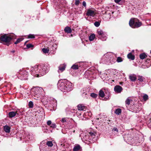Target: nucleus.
Here are the masks:
<instances>
[{
	"label": "nucleus",
	"instance_id": "nucleus-16",
	"mask_svg": "<svg viewBox=\"0 0 151 151\" xmlns=\"http://www.w3.org/2000/svg\"><path fill=\"white\" fill-rule=\"evenodd\" d=\"M129 78L131 81H135L136 79V76L135 75H131L129 76Z\"/></svg>",
	"mask_w": 151,
	"mask_h": 151
},
{
	"label": "nucleus",
	"instance_id": "nucleus-46",
	"mask_svg": "<svg viewBox=\"0 0 151 151\" xmlns=\"http://www.w3.org/2000/svg\"><path fill=\"white\" fill-rule=\"evenodd\" d=\"M114 1L116 3H118L121 1V0H114Z\"/></svg>",
	"mask_w": 151,
	"mask_h": 151
},
{
	"label": "nucleus",
	"instance_id": "nucleus-7",
	"mask_svg": "<svg viewBox=\"0 0 151 151\" xmlns=\"http://www.w3.org/2000/svg\"><path fill=\"white\" fill-rule=\"evenodd\" d=\"M28 73L25 70H20L18 78L21 80H25L28 76Z\"/></svg>",
	"mask_w": 151,
	"mask_h": 151
},
{
	"label": "nucleus",
	"instance_id": "nucleus-26",
	"mask_svg": "<svg viewBox=\"0 0 151 151\" xmlns=\"http://www.w3.org/2000/svg\"><path fill=\"white\" fill-rule=\"evenodd\" d=\"M23 38H18L17 40V41L14 42V44H17V43L20 42L21 41H22L23 40Z\"/></svg>",
	"mask_w": 151,
	"mask_h": 151
},
{
	"label": "nucleus",
	"instance_id": "nucleus-36",
	"mask_svg": "<svg viewBox=\"0 0 151 151\" xmlns=\"http://www.w3.org/2000/svg\"><path fill=\"white\" fill-rule=\"evenodd\" d=\"M138 80L141 82L142 81H143V78L142 76H139L138 77Z\"/></svg>",
	"mask_w": 151,
	"mask_h": 151
},
{
	"label": "nucleus",
	"instance_id": "nucleus-13",
	"mask_svg": "<svg viewBox=\"0 0 151 151\" xmlns=\"http://www.w3.org/2000/svg\"><path fill=\"white\" fill-rule=\"evenodd\" d=\"M17 114V111L16 112L12 111L9 113V115L10 118H12L15 116Z\"/></svg>",
	"mask_w": 151,
	"mask_h": 151
},
{
	"label": "nucleus",
	"instance_id": "nucleus-10",
	"mask_svg": "<svg viewBox=\"0 0 151 151\" xmlns=\"http://www.w3.org/2000/svg\"><path fill=\"white\" fill-rule=\"evenodd\" d=\"M122 90V88L119 85H116L114 88V90L115 92L118 93H120Z\"/></svg>",
	"mask_w": 151,
	"mask_h": 151
},
{
	"label": "nucleus",
	"instance_id": "nucleus-14",
	"mask_svg": "<svg viewBox=\"0 0 151 151\" xmlns=\"http://www.w3.org/2000/svg\"><path fill=\"white\" fill-rule=\"evenodd\" d=\"M78 110L80 111L83 110L85 108V107L82 104H80L78 105Z\"/></svg>",
	"mask_w": 151,
	"mask_h": 151
},
{
	"label": "nucleus",
	"instance_id": "nucleus-43",
	"mask_svg": "<svg viewBox=\"0 0 151 151\" xmlns=\"http://www.w3.org/2000/svg\"><path fill=\"white\" fill-rule=\"evenodd\" d=\"M79 3V0H76L75 2V4L76 5H78Z\"/></svg>",
	"mask_w": 151,
	"mask_h": 151
},
{
	"label": "nucleus",
	"instance_id": "nucleus-37",
	"mask_svg": "<svg viewBox=\"0 0 151 151\" xmlns=\"http://www.w3.org/2000/svg\"><path fill=\"white\" fill-rule=\"evenodd\" d=\"M85 114L86 115H88L89 116H91L92 115L91 113V112H87L85 113Z\"/></svg>",
	"mask_w": 151,
	"mask_h": 151
},
{
	"label": "nucleus",
	"instance_id": "nucleus-50",
	"mask_svg": "<svg viewBox=\"0 0 151 151\" xmlns=\"http://www.w3.org/2000/svg\"><path fill=\"white\" fill-rule=\"evenodd\" d=\"M75 130H74V131H73V132H75Z\"/></svg>",
	"mask_w": 151,
	"mask_h": 151
},
{
	"label": "nucleus",
	"instance_id": "nucleus-17",
	"mask_svg": "<svg viewBox=\"0 0 151 151\" xmlns=\"http://www.w3.org/2000/svg\"><path fill=\"white\" fill-rule=\"evenodd\" d=\"M64 30L65 32L68 33H70L71 32V29L70 27H66L65 28Z\"/></svg>",
	"mask_w": 151,
	"mask_h": 151
},
{
	"label": "nucleus",
	"instance_id": "nucleus-20",
	"mask_svg": "<svg viewBox=\"0 0 151 151\" xmlns=\"http://www.w3.org/2000/svg\"><path fill=\"white\" fill-rule=\"evenodd\" d=\"M147 57L145 53L141 54L139 55L140 58L141 59H143Z\"/></svg>",
	"mask_w": 151,
	"mask_h": 151
},
{
	"label": "nucleus",
	"instance_id": "nucleus-29",
	"mask_svg": "<svg viewBox=\"0 0 151 151\" xmlns=\"http://www.w3.org/2000/svg\"><path fill=\"white\" fill-rule=\"evenodd\" d=\"M130 101L131 100L129 98L127 99L125 102L126 104L129 105L130 104Z\"/></svg>",
	"mask_w": 151,
	"mask_h": 151
},
{
	"label": "nucleus",
	"instance_id": "nucleus-6",
	"mask_svg": "<svg viewBox=\"0 0 151 151\" xmlns=\"http://www.w3.org/2000/svg\"><path fill=\"white\" fill-rule=\"evenodd\" d=\"M99 37L102 41H105L107 38V35L102 30L98 29L97 30Z\"/></svg>",
	"mask_w": 151,
	"mask_h": 151
},
{
	"label": "nucleus",
	"instance_id": "nucleus-41",
	"mask_svg": "<svg viewBox=\"0 0 151 151\" xmlns=\"http://www.w3.org/2000/svg\"><path fill=\"white\" fill-rule=\"evenodd\" d=\"M89 134L93 137H94L95 136V134H94V133H92V132H89Z\"/></svg>",
	"mask_w": 151,
	"mask_h": 151
},
{
	"label": "nucleus",
	"instance_id": "nucleus-23",
	"mask_svg": "<svg viewBox=\"0 0 151 151\" xmlns=\"http://www.w3.org/2000/svg\"><path fill=\"white\" fill-rule=\"evenodd\" d=\"M115 113L116 114L119 115L121 113V109H117L116 110Z\"/></svg>",
	"mask_w": 151,
	"mask_h": 151
},
{
	"label": "nucleus",
	"instance_id": "nucleus-38",
	"mask_svg": "<svg viewBox=\"0 0 151 151\" xmlns=\"http://www.w3.org/2000/svg\"><path fill=\"white\" fill-rule=\"evenodd\" d=\"M28 37L29 38H34L35 36L33 35L30 34L28 35Z\"/></svg>",
	"mask_w": 151,
	"mask_h": 151
},
{
	"label": "nucleus",
	"instance_id": "nucleus-21",
	"mask_svg": "<svg viewBox=\"0 0 151 151\" xmlns=\"http://www.w3.org/2000/svg\"><path fill=\"white\" fill-rule=\"evenodd\" d=\"M51 104L53 106H55L57 105V101L55 99H53L52 101H51Z\"/></svg>",
	"mask_w": 151,
	"mask_h": 151
},
{
	"label": "nucleus",
	"instance_id": "nucleus-35",
	"mask_svg": "<svg viewBox=\"0 0 151 151\" xmlns=\"http://www.w3.org/2000/svg\"><path fill=\"white\" fill-rule=\"evenodd\" d=\"M94 24L95 26L96 27H98L100 25V23L99 22H95Z\"/></svg>",
	"mask_w": 151,
	"mask_h": 151
},
{
	"label": "nucleus",
	"instance_id": "nucleus-31",
	"mask_svg": "<svg viewBox=\"0 0 151 151\" xmlns=\"http://www.w3.org/2000/svg\"><path fill=\"white\" fill-rule=\"evenodd\" d=\"M47 145L49 147H52L53 145L52 142L50 141L47 142Z\"/></svg>",
	"mask_w": 151,
	"mask_h": 151
},
{
	"label": "nucleus",
	"instance_id": "nucleus-28",
	"mask_svg": "<svg viewBox=\"0 0 151 151\" xmlns=\"http://www.w3.org/2000/svg\"><path fill=\"white\" fill-rule=\"evenodd\" d=\"M33 102L32 101H30L28 104V106L30 108H32L33 106Z\"/></svg>",
	"mask_w": 151,
	"mask_h": 151
},
{
	"label": "nucleus",
	"instance_id": "nucleus-19",
	"mask_svg": "<svg viewBox=\"0 0 151 151\" xmlns=\"http://www.w3.org/2000/svg\"><path fill=\"white\" fill-rule=\"evenodd\" d=\"M95 37V35L93 34L91 35L89 37V40L90 41H93Z\"/></svg>",
	"mask_w": 151,
	"mask_h": 151
},
{
	"label": "nucleus",
	"instance_id": "nucleus-25",
	"mask_svg": "<svg viewBox=\"0 0 151 151\" xmlns=\"http://www.w3.org/2000/svg\"><path fill=\"white\" fill-rule=\"evenodd\" d=\"M71 68L73 69H77L78 68V65L75 64L72 66Z\"/></svg>",
	"mask_w": 151,
	"mask_h": 151
},
{
	"label": "nucleus",
	"instance_id": "nucleus-5",
	"mask_svg": "<svg viewBox=\"0 0 151 151\" xmlns=\"http://www.w3.org/2000/svg\"><path fill=\"white\" fill-rule=\"evenodd\" d=\"M130 26L133 28H138L140 27L142 24V22L136 18H132L129 21Z\"/></svg>",
	"mask_w": 151,
	"mask_h": 151
},
{
	"label": "nucleus",
	"instance_id": "nucleus-40",
	"mask_svg": "<svg viewBox=\"0 0 151 151\" xmlns=\"http://www.w3.org/2000/svg\"><path fill=\"white\" fill-rule=\"evenodd\" d=\"M67 120L66 118H63L61 120V122L63 123L66 122Z\"/></svg>",
	"mask_w": 151,
	"mask_h": 151
},
{
	"label": "nucleus",
	"instance_id": "nucleus-42",
	"mask_svg": "<svg viewBox=\"0 0 151 151\" xmlns=\"http://www.w3.org/2000/svg\"><path fill=\"white\" fill-rule=\"evenodd\" d=\"M52 124L51 121L50 120H49L47 122V125L50 126Z\"/></svg>",
	"mask_w": 151,
	"mask_h": 151
},
{
	"label": "nucleus",
	"instance_id": "nucleus-44",
	"mask_svg": "<svg viewBox=\"0 0 151 151\" xmlns=\"http://www.w3.org/2000/svg\"><path fill=\"white\" fill-rule=\"evenodd\" d=\"M112 131H116L117 132H118V129L116 128H113V129H112Z\"/></svg>",
	"mask_w": 151,
	"mask_h": 151
},
{
	"label": "nucleus",
	"instance_id": "nucleus-4",
	"mask_svg": "<svg viewBox=\"0 0 151 151\" xmlns=\"http://www.w3.org/2000/svg\"><path fill=\"white\" fill-rule=\"evenodd\" d=\"M13 37L11 35L4 34L1 36V40L4 42L6 45L8 46L10 44V41Z\"/></svg>",
	"mask_w": 151,
	"mask_h": 151
},
{
	"label": "nucleus",
	"instance_id": "nucleus-22",
	"mask_svg": "<svg viewBox=\"0 0 151 151\" xmlns=\"http://www.w3.org/2000/svg\"><path fill=\"white\" fill-rule=\"evenodd\" d=\"M99 95L101 97H104V91L101 90H100L99 92Z\"/></svg>",
	"mask_w": 151,
	"mask_h": 151
},
{
	"label": "nucleus",
	"instance_id": "nucleus-39",
	"mask_svg": "<svg viewBox=\"0 0 151 151\" xmlns=\"http://www.w3.org/2000/svg\"><path fill=\"white\" fill-rule=\"evenodd\" d=\"M50 127L52 128H55L56 127V125L55 123L51 124Z\"/></svg>",
	"mask_w": 151,
	"mask_h": 151
},
{
	"label": "nucleus",
	"instance_id": "nucleus-27",
	"mask_svg": "<svg viewBox=\"0 0 151 151\" xmlns=\"http://www.w3.org/2000/svg\"><path fill=\"white\" fill-rule=\"evenodd\" d=\"M42 51L44 53H46L48 52L49 50L47 48H43L42 49Z\"/></svg>",
	"mask_w": 151,
	"mask_h": 151
},
{
	"label": "nucleus",
	"instance_id": "nucleus-15",
	"mask_svg": "<svg viewBox=\"0 0 151 151\" xmlns=\"http://www.w3.org/2000/svg\"><path fill=\"white\" fill-rule=\"evenodd\" d=\"M127 57L129 59L132 60H134L135 58L134 56L132 55L131 53H129L127 55Z\"/></svg>",
	"mask_w": 151,
	"mask_h": 151
},
{
	"label": "nucleus",
	"instance_id": "nucleus-32",
	"mask_svg": "<svg viewBox=\"0 0 151 151\" xmlns=\"http://www.w3.org/2000/svg\"><path fill=\"white\" fill-rule=\"evenodd\" d=\"M91 96L93 98H95L97 97V95L95 93H91Z\"/></svg>",
	"mask_w": 151,
	"mask_h": 151
},
{
	"label": "nucleus",
	"instance_id": "nucleus-51",
	"mask_svg": "<svg viewBox=\"0 0 151 151\" xmlns=\"http://www.w3.org/2000/svg\"><path fill=\"white\" fill-rule=\"evenodd\" d=\"M80 115H81V113H80Z\"/></svg>",
	"mask_w": 151,
	"mask_h": 151
},
{
	"label": "nucleus",
	"instance_id": "nucleus-18",
	"mask_svg": "<svg viewBox=\"0 0 151 151\" xmlns=\"http://www.w3.org/2000/svg\"><path fill=\"white\" fill-rule=\"evenodd\" d=\"M113 55V54L112 53L108 52L104 56L106 58L109 59V58H111V57Z\"/></svg>",
	"mask_w": 151,
	"mask_h": 151
},
{
	"label": "nucleus",
	"instance_id": "nucleus-11",
	"mask_svg": "<svg viewBox=\"0 0 151 151\" xmlns=\"http://www.w3.org/2000/svg\"><path fill=\"white\" fill-rule=\"evenodd\" d=\"M66 67V65L65 64L61 65L59 67L58 70V73H61L65 70Z\"/></svg>",
	"mask_w": 151,
	"mask_h": 151
},
{
	"label": "nucleus",
	"instance_id": "nucleus-47",
	"mask_svg": "<svg viewBox=\"0 0 151 151\" xmlns=\"http://www.w3.org/2000/svg\"><path fill=\"white\" fill-rule=\"evenodd\" d=\"M150 140L151 141V136L150 137Z\"/></svg>",
	"mask_w": 151,
	"mask_h": 151
},
{
	"label": "nucleus",
	"instance_id": "nucleus-33",
	"mask_svg": "<svg viewBox=\"0 0 151 151\" xmlns=\"http://www.w3.org/2000/svg\"><path fill=\"white\" fill-rule=\"evenodd\" d=\"M118 62H120L122 61V58L120 57H118L116 60Z\"/></svg>",
	"mask_w": 151,
	"mask_h": 151
},
{
	"label": "nucleus",
	"instance_id": "nucleus-3",
	"mask_svg": "<svg viewBox=\"0 0 151 151\" xmlns=\"http://www.w3.org/2000/svg\"><path fill=\"white\" fill-rule=\"evenodd\" d=\"M32 96L35 99L38 100L42 95L44 94V90L41 87H36L32 89Z\"/></svg>",
	"mask_w": 151,
	"mask_h": 151
},
{
	"label": "nucleus",
	"instance_id": "nucleus-45",
	"mask_svg": "<svg viewBox=\"0 0 151 151\" xmlns=\"http://www.w3.org/2000/svg\"><path fill=\"white\" fill-rule=\"evenodd\" d=\"M83 5L84 6H86V3L85 1H83Z\"/></svg>",
	"mask_w": 151,
	"mask_h": 151
},
{
	"label": "nucleus",
	"instance_id": "nucleus-8",
	"mask_svg": "<svg viewBox=\"0 0 151 151\" xmlns=\"http://www.w3.org/2000/svg\"><path fill=\"white\" fill-rule=\"evenodd\" d=\"M113 8H114V6H106L105 8V13L110 15L113 14L114 13L113 11ZM102 12L103 14L104 13L103 12Z\"/></svg>",
	"mask_w": 151,
	"mask_h": 151
},
{
	"label": "nucleus",
	"instance_id": "nucleus-9",
	"mask_svg": "<svg viewBox=\"0 0 151 151\" xmlns=\"http://www.w3.org/2000/svg\"><path fill=\"white\" fill-rule=\"evenodd\" d=\"M96 13V10L88 9L87 10L86 15L88 16H92L93 17L94 16Z\"/></svg>",
	"mask_w": 151,
	"mask_h": 151
},
{
	"label": "nucleus",
	"instance_id": "nucleus-12",
	"mask_svg": "<svg viewBox=\"0 0 151 151\" xmlns=\"http://www.w3.org/2000/svg\"><path fill=\"white\" fill-rule=\"evenodd\" d=\"M4 129L6 133H9L10 132V128L7 125H5L4 127Z\"/></svg>",
	"mask_w": 151,
	"mask_h": 151
},
{
	"label": "nucleus",
	"instance_id": "nucleus-1",
	"mask_svg": "<svg viewBox=\"0 0 151 151\" xmlns=\"http://www.w3.org/2000/svg\"><path fill=\"white\" fill-rule=\"evenodd\" d=\"M49 65H35L30 69L32 75L34 76L38 77L45 75L49 70Z\"/></svg>",
	"mask_w": 151,
	"mask_h": 151
},
{
	"label": "nucleus",
	"instance_id": "nucleus-24",
	"mask_svg": "<svg viewBox=\"0 0 151 151\" xmlns=\"http://www.w3.org/2000/svg\"><path fill=\"white\" fill-rule=\"evenodd\" d=\"M80 148V146L79 145L75 146L73 149V151H78Z\"/></svg>",
	"mask_w": 151,
	"mask_h": 151
},
{
	"label": "nucleus",
	"instance_id": "nucleus-49",
	"mask_svg": "<svg viewBox=\"0 0 151 151\" xmlns=\"http://www.w3.org/2000/svg\"><path fill=\"white\" fill-rule=\"evenodd\" d=\"M150 53H151V51H150Z\"/></svg>",
	"mask_w": 151,
	"mask_h": 151
},
{
	"label": "nucleus",
	"instance_id": "nucleus-30",
	"mask_svg": "<svg viewBox=\"0 0 151 151\" xmlns=\"http://www.w3.org/2000/svg\"><path fill=\"white\" fill-rule=\"evenodd\" d=\"M143 98L145 101H146L148 99V96L147 94H144L143 96Z\"/></svg>",
	"mask_w": 151,
	"mask_h": 151
},
{
	"label": "nucleus",
	"instance_id": "nucleus-2",
	"mask_svg": "<svg viewBox=\"0 0 151 151\" xmlns=\"http://www.w3.org/2000/svg\"><path fill=\"white\" fill-rule=\"evenodd\" d=\"M57 85L58 88L63 92L70 91L73 88L72 83L65 80H60Z\"/></svg>",
	"mask_w": 151,
	"mask_h": 151
},
{
	"label": "nucleus",
	"instance_id": "nucleus-48",
	"mask_svg": "<svg viewBox=\"0 0 151 151\" xmlns=\"http://www.w3.org/2000/svg\"><path fill=\"white\" fill-rule=\"evenodd\" d=\"M13 53H14V51H13L12 52Z\"/></svg>",
	"mask_w": 151,
	"mask_h": 151
},
{
	"label": "nucleus",
	"instance_id": "nucleus-34",
	"mask_svg": "<svg viewBox=\"0 0 151 151\" xmlns=\"http://www.w3.org/2000/svg\"><path fill=\"white\" fill-rule=\"evenodd\" d=\"M33 45L31 44H28L27 45V48H30V47H33Z\"/></svg>",
	"mask_w": 151,
	"mask_h": 151
}]
</instances>
